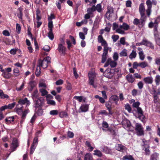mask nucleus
Returning <instances> with one entry per match:
<instances>
[{
	"mask_svg": "<svg viewBox=\"0 0 160 160\" xmlns=\"http://www.w3.org/2000/svg\"><path fill=\"white\" fill-rule=\"evenodd\" d=\"M50 60L51 58L49 57L44 58L42 60L39 59L38 61V65L43 68H46L48 66V63L51 62Z\"/></svg>",
	"mask_w": 160,
	"mask_h": 160,
	"instance_id": "f257e3e1",
	"label": "nucleus"
},
{
	"mask_svg": "<svg viewBox=\"0 0 160 160\" xmlns=\"http://www.w3.org/2000/svg\"><path fill=\"white\" fill-rule=\"evenodd\" d=\"M135 129L138 136H142L144 135V129L141 123H136Z\"/></svg>",
	"mask_w": 160,
	"mask_h": 160,
	"instance_id": "f03ea898",
	"label": "nucleus"
},
{
	"mask_svg": "<svg viewBox=\"0 0 160 160\" xmlns=\"http://www.w3.org/2000/svg\"><path fill=\"white\" fill-rule=\"evenodd\" d=\"M103 75L108 78H112L114 75L113 69L108 68L104 71Z\"/></svg>",
	"mask_w": 160,
	"mask_h": 160,
	"instance_id": "7ed1b4c3",
	"label": "nucleus"
},
{
	"mask_svg": "<svg viewBox=\"0 0 160 160\" xmlns=\"http://www.w3.org/2000/svg\"><path fill=\"white\" fill-rule=\"evenodd\" d=\"M34 103V107L37 110L38 107H42L43 104V100L41 98H38L33 99Z\"/></svg>",
	"mask_w": 160,
	"mask_h": 160,
	"instance_id": "20e7f679",
	"label": "nucleus"
},
{
	"mask_svg": "<svg viewBox=\"0 0 160 160\" xmlns=\"http://www.w3.org/2000/svg\"><path fill=\"white\" fill-rule=\"evenodd\" d=\"M137 112L138 114V118L142 122H144L145 117L141 108L139 107L137 108Z\"/></svg>",
	"mask_w": 160,
	"mask_h": 160,
	"instance_id": "39448f33",
	"label": "nucleus"
},
{
	"mask_svg": "<svg viewBox=\"0 0 160 160\" xmlns=\"http://www.w3.org/2000/svg\"><path fill=\"white\" fill-rule=\"evenodd\" d=\"M19 146V144L18 139L16 138H14L12 141V146H11L12 151H15L17 148H18Z\"/></svg>",
	"mask_w": 160,
	"mask_h": 160,
	"instance_id": "423d86ee",
	"label": "nucleus"
},
{
	"mask_svg": "<svg viewBox=\"0 0 160 160\" xmlns=\"http://www.w3.org/2000/svg\"><path fill=\"white\" fill-rule=\"evenodd\" d=\"M18 103L21 105H24L26 104V107L28 106L30 104V102L28 100L27 98H25L23 99L21 98L18 101Z\"/></svg>",
	"mask_w": 160,
	"mask_h": 160,
	"instance_id": "0eeeda50",
	"label": "nucleus"
},
{
	"mask_svg": "<svg viewBox=\"0 0 160 160\" xmlns=\"http://www.w3.org/2000/svg\"><path fill=\"white\" fill-rule=\"evenodd\" d=\"M57 49L59 52L62 53L64 55L66 53V48L63 46L62 44H59L58 45Z\"/></svg>",
	"mask_w": 160,
	"mask_h": 160,
	"instance_id": "6e6552de",
	"label": "nucleus"
},
{
	"mask_svg": "<svg viewBox=\"0 0 160 160\" xmlns=\"http://www.w3.org/2000/svg\"><path fill=\"white\" fill-rule=\"evenodd\" d=\"M116 149L121 152H124L127 150L126 147L121 144H118L115 147Z\"/></svg>",
	"mask_w": 160,
	"mask_h": 160,
	"instance_id": "1a4fd4ad",
	"label": "nucleus"
},
{
	"mask_svg": "<svg viewBox=\"0 0 160 160\" xmlns=\"http://www.w3.org/2000/svg\"><path fill=\"white\" fill-rule=\"evenodd\" d=\"M107 11L106 14L107 18L109 19L110 18V14L113 12V8L111 6H108L107 7Z\"/></svg>",
	"mask_w": 160,
	"mask_h": 160,
	"instance_id": "9d476101",
	"label": "nucleus"
},
{
	"mask_svg": "<svg viewBox=\"0 0 160 160\" xmlns=\"http://www.w3.org/2000/svg\"><path fill=\"white\" fill-rule=\"evenodd\" d=\"M139 12L141 17H143L145 15V8L144 3H141L139 7Z\"/></svg>",
	"mask_w": 160,
	"mask_h": 160,
	"instance_id": "9b49d317",
	"label": "nucleus"
},
{
	"mask_svg": "<svg viewBox=\"0 0 160 160\" xmlns=\"http://www.w3.org/2000/svg\"><path fill=\"white\" fill-rule=\"evenodd\" d=\"M36 85V82L34 81H31L28 83V91L31 92L33 90L34 88Z\"/></svg>",
	"mask_w": 160,
	"mask_h": 160,
	"instance_id": "f8f14e48",
	"label": "nucleus"
},
{
	"mask_svg": "<svg viewBox=\"0 0 160 160\" xmlns=\"http://www.w3.org/2000/svg\"><path fill=\"white\" fill-rule=\"evenodd\" d=\"M98 41L99 43H101L102 45H104L107 43L106 41L103 39L102 35H99L98 36Z\"/></svg>",
	"mask_w": 160,
	"mask_h": 160,
	"instance_id": "ddd939ff",
	"label": "nucleus"
},
{
	"mask_svg": "<svg viewBox=\"0 0 160 160\" xmlns=\"http://www.w3.org/2000/svg\"><path fill=\"white\" fill-rule=\"evenodd\" d=\"M105 106L107 108V110L109 111V115H112L113 112L112 111V108L111 104L110 103V102H106Z\"/></svg>",
	"mask_w": 160,
	"mask_h": 160,
	"instance_id": "4468645a",
	"label": "nucleus"
},
{
	"mask_svg": "<svg viewBox=\"0 0 160 160\" xmlns=\"http://www.w3.org/2000/svg\"><path fill=\"white\" fill-rule=\"evenodd\" d=\"M146 19L147 17L145 15L143 17H141V18L140 19V26H138L139 28H142L144 26Z\"/></svg>",
	"mask_w": 160,
	"mask_h": 160,
	"instance_id": "2eb2a0df",
	"label": "nucleus"
},
{
	"mask_svg": "<svg viewBox=\"0 0 160 160\" xmlns=\"http://www.w3.org/2000/svg\"><path fill=\"white\" fill-rule=\"evenodd\" d=\"M143 80L145 83L148 84H151L153 82V78L151 77H148L145 78H144Z\"/></svg>",
	"mask_w": 160,
	"mask_h": 160,
	"instance_id": "dca6fc26",
	"label": "nucleus"
},
{
	"mask_svg": "<svg viewBox=\"0 0 160 160\" xmlns=\"http://www.w3.org/2000/svg\"><path fill=\"white\" fill-rule=\"evenodd\" d=\"M110 99L114 101L115 104H118V102L119 101V98L116 95H112Z\"/></svg>",
	"mask_w": 160,
	"mask_h": 160,
	"instance_id": "f3484780",
	"label": "nucleus"
},
{
	"mask_svg": "<svg viewBox=\"0 0 160 160\" xmlns=\"http://www.w3.org/2000/svg\"><path fill=\"white\" fill-rule=\"evenodd\" d=\"M80 109L82 112H86L88 109V106L87 104H83L80 107Z\"/></svg>",
	"mask_w": 160,
	"mask_h": 160,
	"instance_id": "a211bd4d",
	"label": "nucleus"
},
{
	"mask_svg": "<svg viewBox=\"0 0 160 160\" xmlns=\"http://www.w3.org/2000/svg\"><path fill=\"white\" fill-rule=\"evenodd\" d=\"M159 154L155 152L152 154L150 157V160H157L158 158Z\"/></svg>",
	"mask_w": 160,
	"mask_h": 160,
	"instance_id": "6ab92c4d",
	"label": "nucleus"
},
{
	"mask_svg": "<svg viewBox=\"0 0 160 160\" xmlns=\"http://www.w3.org/2000/svg\"><path fill=\"white\" fill-rule=\"evenodd\" d=\"M155 40L157 45L160 46V38L158 33L154 34Z\"/></svg>",
	"mask_w": 160,
	"mask_h": 160,
	"instance_id": "aec40b11",
	"label": "nucleus"
},
{
	"mask_svg": "<svg viewBox=\"0 0 160 160\" xmlns=\"http://www.w3.org/2000/svg\"><path fill=\"white\" fill-rule=\"evenodd\" d=\"M94 153L93 155H96L99 157H102L103 156V154L101 151L98 150H95L94 151Z\"/></svg>",
	"mask_w": 160,
	"mask_h": 160,
	"instance_id": "412c9836",
	"label": "nucleus"
},
{
	"mask_svg": "<svg viewBox=\"0 0 160 160\" xmlns=\"http://www.w3.org/2000/svg\"><path fill=\"white\" fill-rule=\"evenodd\" d=\"M144 148H143V149H144L146 152V154H149L150 153V151L149 150V145L147 144H144Z\"/></svg>",
	"mask_w": 160,
	"mask_h": 160,
	"instance_id": "4be33fe9",
	"label": "nucleus"
},
{
	"mask_svg": "<svg viewBox=\"0 0 160 160\" xmlns=\"http://www.w3.org/2000/svg\"><path fill=\"white\" fill-rule=\"evenodd\" d=\"M8 98L9 96L8 95L4 94L2 90H0V98L8 99Z\"/></svg>",
	"mask_w": 160,
	"mask_h": 160,
	"instance_id": "5701e85b",
	"label": "nucleus"
},
{
	"mask_svg": "<svg viewBox=\"0 0 160 160\" xmlns=\"http://www.w3.org/2000/svg\"><path fill=\"white\" fill-rule=\"evenodd\" d=\"M17 117V116H16L9 117L5 119V121L7 122H8L10 123H11L12 122H13L14 121V119Z\"/></svg>",
	"mask_w": 160,
	"mask_h": 160,
	"instance_id": "b1692460",
	"label": "nucleus"
},
{
	"mask_svg": "<svg viewBox=\"0 0 160 160\" xmlns=\"http://www.w3.org/2000/svg\"><path fill=\"white\" fill-rule=\"evenodd\" d=\"M2 75L4 78L9 79L11 77L12 74L11 73H8L7 72H4L2 73Z\"/></svg>",
	"mask_w": 160,
	"mask_h": 160,
	"instance_id": "393cba45",
	"label": "nucleus"
},
{
	"mask_svg": "<svg viewBox=\"0 0 160 160\" xmlns=\"http://www.w3.org/2000/svg\"><path fill=\"white\" fill-rule=\"evenodd\" d=\"M94 78L93 77H90L89 79V84L90 85H92L94 88H96L97 87V85L94 84Z\"/></svg>",
	"mask_w": 160,
	"mask_h": 160,
	"instance_id": "a878e982",
	"label": "nucleus"
},
{
	"mask_svg": "<svg viewBox=\"0 0 160 160\" xmlns=\"http://www.w3.org/2000/svg\"><path fill=\"white\" fill-rule=\"evenodd\" d=\"M123 160H135L134 158L131 155H125L122 158Z\"/></svg>",
	"mask_w": 160,
	"mask_h": 160,
	"instance_id": "bb28decb",
	"label": "nucleus"
},
{
	"mask_svg": "<svg viewBox=\"0 0 160 160\" xmlns=\"http://www.w3.org/2000/svg\"><path fill=\"white\" fill-rule=\"evenodd\" d=\"M84 160H93L92 155L89 153H87L84 157Z\"/></svg>",
	"mask_w": 160,
	"mask_h": 160,
	"instance_id": "cd10ccee",
	"label": "nucleus"
},
{
	"mask_svg": "<svg viewBox=\"0 0 160 160\" xmlns=\"http://www.w3.org/2000/svg\"><path fill=\"white\" fill-rule=\"evenodd\" d=\"M32 97L33 99L39 98L37 90L36 89L34 91L32 95Z\"/></svg>",
	"mask_w": 160,
	"mask_h": 160,
	"instance_id": "c85d7f7f",
	"label": "nucleus"
},
{
	"mask_svg": "<svg viewBox=\"0 0 160 160\" xmlns=\"http://www.w3.org/2000/svg\"><path fill=\"white\" fill-rule=\"evenodd\" d=\"M85 145L89 148V151H92L94 149V148L91 146L90 142L88 141H86L85 143Z\"/></svg>",
	"mask_w": 160,
	"mask_h": 160,
	"instance_id": "c756f323",
	"label": "nucleus"
},
{
	"mask_svg": "<svg viewBox=\"0 0 160 160\" xmlns=\"http://www.w3.org/2000/svg\"><path fill=\"white\" fill-rule=\"evenodd\" d=\"M136 56L137 53L136 52L133 50L129 56V58L131 59H132L133 58H135Z\"/></svg>",
	"mask_w": 160,
	"mask_h": 160,
	"instance_id": "7c9ffc66",
	"label": "nucleus"
},
{
	"mask_svg": "<svg viewBox=\"0 0 160 160\" xmlns=\"http://www.w3.org/2000/svg\"><path fill=\"white\" fill-rule=\"evenodd\" d=\"M40 67L38 65L37 66L35 71V75L37 77H38L41 74Z\"/></svg>",
	"mask_w": 160,
	"mask_h": 160,
	"instance_id": "2f4dec72",
	"label": "nucleus"
},
{
	"mask_svg": "<svg viewBox=\"0 0 160 160\" xmlns=\"http://www.w3.org/2000/svg\"><path fill=\"white\" fill-rule=\"evenodd\" d=\"M107 54L105 53H103L102 56V63H104L105 62L107 58Z\"/></svg>",
	"mask_w": 160,
	"mask_h": 160,
	"instance_id": "473e14b6",
	"label": "nucleus"
},
{
	"mask_svg": "<svg viewBox=\"0 0 160 160\" xmlns=\"http://www.w3.org/2000/svg\"><path fill=\"white\" fill-rule=\"evenodd\" d=\"M48 37L51 40H53L54 38V35L52 32V30H49V32L48 33Z\"/></svg>",
	"mask_w": 160,
	"mask_h": 160,
	"instance_id": "72a5a7b5",
	"label": "nucleus"
},
{
	"mask_svg": "<svg viewBox=\"0 0 160 160\" xmlns=\"http://www.w3.org/2000/svg\"><path fill=\"white\" fill-rule=\"evenodd\" d=\"M42 107H38V109L36 113L39 116H41L42 114L43 111Z\"/></svg>",
	"mask_w": 160,
	"mask_h": 160,
	"instance_id": "f704fd0d",
	"label": "nucleus"
},
{
	"mask_svg": "<svg viewBox=\"0 0 160 160\" xmlns=\"http://www.w3.org/2000/svg\"><path fill=\"white\" fill-rule=\"evenodd\" d=\"M127 51L126 49H123L122 52L119 53L120 57H126L127 56Z\"/></svg>",
	"mask_w": 160,
	"mask_h": 160,
	"instance_id": "c9c22d12",
	"label": "nucleus"
},
{
	"mask_svg": "<svg viewBox=\"0 0 160 160\" xmlns=\"http://www.w3.org/2000/svg\"><path fill=\"white\" fill-rule=\"evenodd\" d=\"M126 78L128 82L132 83L135 80L134 78L132 75L129 76H127Z\"/></svg>",
	"mask_w": 160,
	"mask_h": 160,
	"instance_id": "e433bc0d",
	"label": "nucleus"
},
{
	"mask_svg": "<svg viewBox=\"0 0 160 160\" xmlns=\"http://www.w3.org/2000/svg\"><path fill=\"white\" fill-rule=\"evenodd\" d=\"M68 114L67 112L65 111H62L60 112L59 113V116L61 118H63L66 117L68 116Z\"/></svg>",
	"mask_w": 160,
	"mask_h": 160,
	"instance_id": "4c0bfd02",
	"label": "nucleus"
},
{
	"mask_svg": "<svg viewBox=\"0 0 160 160\" xmlns=\"http://www.w3.org/2000/svg\"><path fill=\"white\" fill-rule=\"evenodd\" d=\"M102 6L100 4H97L96 7L95 6V11L97 10L98 12H100L102 11Z\"/></svg>",
	"mask_w": 160,
	"mask_h": 160,
	"instance_id": "58836bf2",
	"label": "nucleus"
},
{
	"mask_svg": "<svg viewBox=\"0 0 160 160\" xmlns=\"http://www.w3.org/2000/svg\"><path fill=\"white\" fill-rule=\"evenodd\" d=\"M104 47L103 52L108 54V51L109 50V47H108V44L107 42L106 44L103 45H102Z\"/></svg>",
	"mask_w": 160,
	"mask_h": 160,
	"instance_id": "ea45409f",
	"label": "nucleus"
},
{
	"mask_svg": "<svg viewBox=\"0 0 160 160\" xmlns=\"http://www.w3.org/2000/svg\"><path fill=\"white\" fill-rule=\"evenodd\" d=\"M95 11V5H94L91 8H88L87 9V12L89 14H92V13Z\"/></svg>",
	"mask_w": 160,
	"mask_h": 160,
	"instance_id": "a19ab883",
	"label": "nucleus"
},
{
	"mask_svg": "<svg viewBox=\"0 0 160 160\" xmlns=\"http://www.w3.org/2000/svg\"><path fill=\"white\" fill-rule=\"evenodd\" d=\"M133 24L135 25L140 26V20L137 18H135L133 22Z\"/></svg>",
	"mask_w": 160,
	"mask_h": 160,
	"instance_id": "79ce46f5",
	"label": "nucleus"
},
{
	"mask_svg": "<svg viewBox=\"0 0 160 160\" xmlns=\"http://www.w3.org/2000/svg\"><path fill=\"white\" fill-rule=\"evenodd\" d=\"M148 66V64L146 62H144L139 63V67L142 68H144Z\"/></svg>",
	"mask_w": 160,
	"mask_h": 160,
	"instance_id": "37998d69",
	"label": "nucleus"
},
{
	"mask_svg": "<svg viewBox=\"0 0 160 160\" xmlns=\"http://www.w3.org/2000/svg\"><path fill=\"white\" fill-rule=\"evenodd\" d=\"M145 46H146L150 47L152 49H154V46L153 45L152 43L148 41Z\"/></svg>",
	"mask_w": 160,
	"mask_h": 160,
	"instance_id": "c03bdc74",
	"label": "nucleus"
},
{
	"mask_svg": "<svg viewBox=\"0 0 160 160\" xmlns=\"http://www.w3.org/2000/svg\"><path fill=\"white\" fill-rule=\"evenodd\" d=\"M40 12L39 10L36 11V19L38 21H39L41 18V16L39 15Z\"/></svg>",
	"mask_w": 160,
	"mask_h": 160,
	"instance_id": "a18cd8bd",
	"label": "nucleus"
},
{
	"mask_svg": "<svg viewBox=\"0 0 160 160\" xmlns=\"http://www.w3.org/2000/svg\"><path fill=\"white\" fill-rule=\"evenodd\" d=\"M29 112V110L28 109H27L24 111L22 112V115L21 117L25 118H26V116L27 114Z\"/></svg>",
	"mask_w": 160,
	"mask_h": 160,
	"instance_id": "49530a36",
	"label": "nucleus"
},
{
	"mask_svg": "<svg viewBox=\"0 0 160 160\" xmlns=\"http://www.w3.org/2000/svg\"><path fill=\"white\" fill-rule=\"evenodd\" d=\"M29 112V110L28 109H27L24 111L22 112V115L21 117L25 118H26V116L27 114Z\"/></svg>",
	"mask_w": 160,
	"mask_h": 160,
	"instance_id": "de8ad7c7",
	"label": "nucleus"
},
{
	"mask_svg": "<svg viewBox=\"0 0 160 160\" xmlns=\"http://www.w3.org/2000/svg\"><path fill=\"white\" fill-rule=\"evenodd\" d=\"M155 81L156 83V84L157 85H159L160 82V76L157 75L155 77Z\"/></svg>",
	"mask_w": 160,
	"mask_h": 160,
	"instance_id": "09e8293b",
	"label": "nucleus"
},
{
	"mask_svg": "<svg viewBox=\"0 0 160 160\" xmlns=\"http://www.w3.org/2000/svg\"><path fill=\"white\" fill-rule=\"evenodd\" d=\"M49 113L51 115H56L58 114V111L57 110H52Z\"/></svg>",
	"mask_w": 160,
	"mask_h": 160,
	"instance_id": "8fccbe9b",
	"label": "nucleus"
},
{
	"mask_svg": "<svg viewBox=\"0 0 160 160\" xmlns=\"http://www.w3.org/2000/svg\"><path fill=\"white\" fill-rule=\"evenodd\" d=\"M125 108L126 110H127L129 112H131L132 109L130 105L127 103L125 106Z\"/></svg>",
	"mask_w": 160,
	"mask_h": 160,
	"instance_id": "3c124183",
	"label": "nucleus"
},
{
	"mask_svg": "<svg viewBox=\"0 0 160 160\" xmlns=\"http://www.w3.org/2000/svg\"><path fill=\"white\" fill-rule=\"evenodd\" d=\"M16 104V102H13L12 103L9 104L8 105H7V109H11L13 108Z\"/></svg>",
	"mask_w": 160,
	"mask_h": 160,
	"instance_id": "603ef678",
	"label": "nucleus"
},
{
	"mask_svg": "<svg viewBox=\"0 0 160 160\" xmlns=\"http://www.w3.org/2000/svg\"><path fill=\"white\" fill-rule=\"evenodd\" d=\"M138 54L140 59L142 60H143L145 58V55L143 54V52H139Z\"/></svg>",
	"mask_w": 160,
	"mask_h": 160,
	"instance_id": "864d4df0",
	"label": "nucleus"
},
{
	"mask_svg": "<svg viewBox=\"0 0 160 160\" xmlns=\"http://www.w3.org/2000/svg\"><path fill=\"white\" fill-rule=\"evenodd\" d=\"M21 27L20 25L18 23H17L16 24V29L17 32L18 33H20V31L21 30Z\"/></svg>",
	"mask_w": 160,
	"mask_h": 160,
	"instance_id": "5fc2aeb1",
	"label": "nucleus"
},
{
	"mask_svg": "<svg viewBox=\"0 0 160 160\" xmlns=\"http://www.w3.org/2000/svg\"><path fill=\"white\" fill-rule=\"evenodd\" d=\"M47 103L48 104L53 106H55L56 105L55 102L53 100H47Z\"/></svg>",
	"mask_w": 160,
	"mask_h": 160,
	"instance_id": "6e6d98bb",
	"label": "nucleus"
},
{
	"mask_svg": "<svg viewBox=\"0 0 160 160\" xmlns=\"http://www.w3.org/2000/svg\"><path fill=\"white\" fill-rule=\"evenodd\" d=\"M53 22L52 21H48V27L49 28V30H52V28H53Z\"/></svg>",
	"mask_w": 160,
	"mask_h": 160,
	"instance_id": "4d7b16f0",
	"label": "nucleus"
},
{
	"mask_svg": "<svg viewBox=\"0 0 160 160\" xmlns=\"http://www.w3.org/2000/svg\"><path fill=\"white\" fill-rule=\"evenodd\" d=\"M13 72L15 77H17L19 75L18 74L19 72V70L18 68H14L13 70Z\"/></svg>",
	"mask_w": 160,
	"mask_h": 160,
	"instance_id": "13d9d810",
	"label": "nucleus"
},
{
	"mask_svg": "<svg viewBox=\"0 0 160 160\" xmlns=\"http://www.w3.org/2000/svg\"><path fill=\"white\" fill-rule=\"evenodd\" d=\"M40 92L42 93V96H44L46 95L48 93L47 91L44 89H40Z\"/></svg>",
	"mask_w": 160,
	"mask_h": 160,
	"instance_id": "bf43d9fd",
	"label": "nucleus"
},
{
	"mask_svg": "<svg viewBox=\"0 0 160 160\" xmlns=\"http://www.w3.org/2000/svg\"><path fill=\"white\" fill-rule=\"evenodd\" d=\"M119 36L118 35H114L112 36V38L113 39V41L115 42L118 39Z\"/></svg>",
	"mask_w": 160,
	"mask_h": 160,
	"instance_id": "052dcab7",
	"label": "nucleus"
},
{
	"mask_svg": "<svg viewBox=\"0 0 160 160\" xmlns=\"http://www.w3.org/2000/svg\"><path fill=\"white\" fill-rule=\"evenodd\" d=\"M113 59L115 61H117L118 58V55L117 52H115L113 56Z\"/></svg>",
	"mask_w": 160,
	"mask_h": 160,
	"instance_id": "680f3d73",
	"label": "nucleus"
},
{
	"mask_svg": "<svg viewBox=\"0 0 160 160\" xmlns=\"http://www.w3.org/2000/svg\"><path fill=\"white\" fill-rule=\"evenodd\" d=\"M123 29L125 30H128L129 28V26L126 23H123Z\"/></svg>",
	"mask_w": 160,
	"mask_h": 160,
	"instance_id": "e2e57ef3",
	"label": "nucleus"
},
{
	"mask_svg": "<svg viewBox=\"0 0 160 160\" xmlns=\"http://www.w3.org/2000/svg\"><path fill=\"white\" fill-rule=\"evenodd\" d=\"M146 4L147 5L148 8H152V3L150 0H147L146 2Z\"/></svg>",
	"mask_w": 160,
	"mask_h": 160,
	"instance_id": "0e129e2a",
	"label": "nucleus"
},
{
	"mask_svg": "<svg viewBox=\"0 0 160 160\" xmlns=\"http://www.w3.org/2000/svg\"><path fill=\"white\" fill-rule=\"evenodd\" d=\"M140 105V103L139 102H137L133 103L132 106L134 108H137L138 107H139V106Z\"/></svg>",
	"mask_w": 160,
	"mask_h": 160,
	"instance_id": "69168bd1",
	"label": "nucleus"
},
{
	"mask_svg": "<svg viewBox=\"0 0 160 160\" xmlns=\"http://www.w3.org/2000/svg\"><path fill=\"white\" fill-rule=\"evenodd\" d=\"M138 86L140 89H142L143 87V84L142 81L139 82L138 84Z\"/></svg>",
	"mask_w": 160,
	"mask_h": 160,
	"instance_id": "338daca9",
	"label": "nucleus"
},
{
	"mask_svg": "<svg viewBox=\"0 0 160 160\" xmlns=\"http://www.w3.org/2000/svg\"><path fill=\"white\" fill-rule=\"evenodd\" d=\"M102 127L105 128H108V124L106 121H103L102 123Z\"/></svg>",
	"mask_w": 160,
	"mask_h": 160,
	"instance_id": "774afa93",
	"label": "nucleus"
}]
</instances>
